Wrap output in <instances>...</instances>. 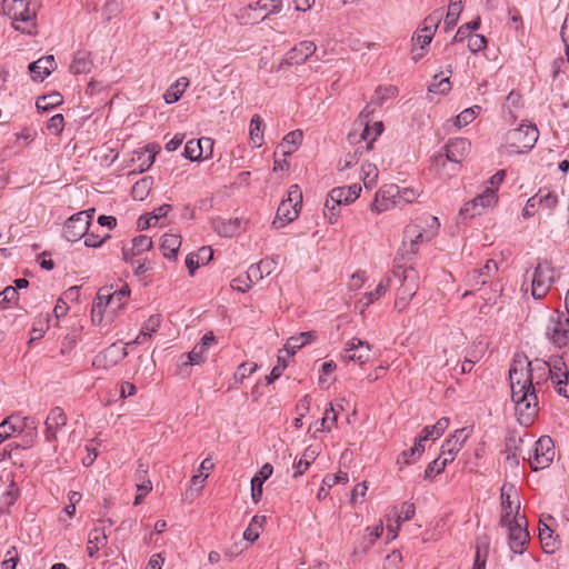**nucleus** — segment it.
Returning <instances> with one entry per match:
<instances>
[{
  "label": "nucleus",
  "mask_w": 569,
  "mask_h": 569,
  "mask_svg": "<svg viewBox=\"0 0 569 569\" xmlns=\"http://www.w3.org/2000/svg\"><path fill=\"white\" fill-rule=\"evenodd\" d=\"M509 379L517 420L521 426L528 427L535 421L539 410L531 362L526 359L515 360L509 370Z\"/></svg>",
  "instance_id": "obj_1"
},
{
  "label": "nucleus",
  "mask_w": 569,
  "mask_h": 569,
  "mask_svg": "<svg viewBox=\"0 0 569 569\" xmlns=\"http://www.w3.org/2000/svg\"><path fill=\"white\" fill-rule=\"evenodd\" d=\"M440 222L435 216H426L409 223L403 231L402 247L407 253L415 254L418 246L433 239Z\"/></svg>",
  "instance_id": "obj_2"
},
{
  "label": "nucleus",
  "mask_w": 569,
  "mask_h": 569,
  "mask_svg": "<svg viewBox=\"0 0 569 569\" xmlns=\"http://www.w3.org/2000/svg\"><path fill=\"white\" fill-rule=\"evenodd\" d=\"M4 11L16 30L27 34L36 32L37 4L29 0H4Z\"/></svg>",
  "instance_id": "obj_3"
},
{
  "label": "nucleus",
  "mask_w": 569,
  "mask_h": 569,
  "mask_svg": "<svg viewBox=\"0 0 569 569\" xmlns=\"http://www.w3.org/2000/svg\"><path fill=\"white\" fill-rule=\"evenodd\" d=\"M302 206V191L298 184H292L288 189L287 198L283 199L277 209V216L272 221L274 229H280L296 220Z\"/></svg>",
  "instance_id": "obj_4"
},
{
  "label": "nucleus",
  "mask_w": 569,
  "mask_h": 569,
  "mask_svg": "<svg viewBox=\"0 0 569 569\" xmlns=\"http://www.w3.org/2000/svg\"><path fill=\"white\" fill-rule=\"evenodd\" d=\"M539 137L538 129L532 124H520L508 131L507 143L513 152H523L531 149Z\"/></svg>",
  "instance_id": "obj_5"
},
{
  "label": "nucleus",
  "mask_w": 569,
  "mask_h": 569,
  "mask_svg": "<svg viewBox=\"0 0 569 569\" xmlns=\"http://www.w3.org/2000/svg\"><path fill=\"white\" fill-rule=\"evenodd\" d=\"M555 269L543 260L539 261L531 274V296L535 299H542L549 292L555 280Z\"/></svg>",
  "instance_id": "obj_6"
},
{
  "label": "nucleus",
  "mask_w": 569,
  "mask_h": 569,
  "mask_svg": "<svg viewBox=\"0 0 569 569\" xmlns=\"http://www.w3.org/2000/svg\"><path fill=\"white\" fill-rule=\"evenodd\" d=\"M546 335L548 339L558 348L569 343V318L559 312L550 316Z\"/></svg>",
  "instance_id": "obj_7"
},
{
  "label": "nucleus",
  "mask_w": 569,
  "mask_h": 569,
  "mask_svg": "<svg viewBox=\"0 0 569 569\" xmlns=\"http://www.w3.org/2000/svg\"><path fill=\"white\" fill-rule=\"evenodd\" d=\"M401 206H403V202L400 187L397 184H386L377 192L370 209L376 213H381L393 207Z\"/></svg>",
  "instance_id": "obj_8"
},
{
  "label": "nucleus",
  "mask_w": 569,
  "mask_h": 569,
  "mask_svg": "<svg viewBox=\"0 0 569 569\" xmlns=\"http://www.w3.org/2000/svg\"><path fill=\"white\" fill-rule=\"evenodd\" d=\"M94 209L80 211L70 217L64 224L63 234L68 241L74 242L83 238L89 230Z\"/></svg>",
  "instance_id": "obj_9"
},
{
  "label": "nucleus",
  "mask_w": 569,
  "mask_h": 569,
  "mask_svg": "<svg viewBox=\"0 0 569 569\" xmlns=\"http://www.w3.org/2000/svg\"><path fill=\"white\" fill-rule=\"evenodd\" d=\"M555 458L553 441L550 437L543 436L536 441L533 456L529 458L532 470H541L552 462Z\"/></svg>",
  "instance_id": "obj_10"
},
{
  "label": "nucleus",
  "mask_w": 569,
  "mask_h": 569,
  "mask_svg": "<svg viewBox=\"0 0 569 569\" xmlns=\"http://www.w3.org/2000/svg\"><path fill=\"white\" fill-rule=\"evenodd\" d=\"M509 532V547L513 553L521 555L529 542V532L527 530V520L525 517H517L516 521L505 523Z\"/></svg>",
  "instance_id": "obj_11"
},
{
  "label": "nucleus",
  "mask_w": 569,
  "mask_h": 569,
  "mask_svg": "<svg viewBox=\"0 0 569 569\" xmlns=\"http://www.w3.org/2000/svg\"><path fill=\"white\" fill-rule=\"evenodd\" d=\"M371 358V346L359 338H352L347 341L340 353V359L345 362L353 361L360 366L367 363Z\"/></svg>",
  "instance_id": "obj_12"
},
{
  "label": "nucleus",
  "mask_w": 569,
  "mask_h": 569,
  "mask_svg": "<svg viewBox=\"0 0 569 569\" xmlns=\"http://www.w3.org/2000/svg\"><path fill=\"white\" fill-rule=\"evenodd\" d=\"M471 436V428L457 429L441 446L439 458L448 465L452 462L457 453L462 449L466 441Z\"/></svg>",
  "instance_id": "obj_13"
},
{
  "label": "nucleus",
  "mask_w": 569,
  "mask_h": 569,
  "mask_svg": "<svg viewBox=\"0 0 569 569\" xmlns=\"http://www.w3.org/2000/svg\"><path fill=\"white\" fill-rule=\"evenodd\" d=\"M501 507L502 513L500 525L511 523L516 521L519 515L520 501L517 498V492L513 485H503L501 488Z\"/></svg>",
  "instance_id": "obj_14"
},
{
  "label": "nucleus",
  "mask_w": 569,
  "mask_h": 569,
  "mask_svg": "<svg viewBox=\"0 0 569 569\" xmlns=\"http://www.w3.org/2000/svg\"><path fill=\"white\" fill-rule=\"evenodd\" d=\"M498 201V196L493 188H486L482 193L475 197L471 201L465 203L460 210L463 217L472 218L481 214L487 208L493 207Z\"/></svg>",
  "instance_id": "obj_15"
},
{
  "label": "nucleus",
  "mask_w": 569,
  "mask_h": 569,
  "mask_svg": "<svg viewBox=\"0 0 569 569\" xmlns=\"http://www.w3.org/2000/svg\"><path fill=\"white\" fill-rule=\"evenodd\" d=\"M418 290V274L413 268L402 271V283L397 292L395 307L399 310L406 308Z\"/></svg>",
  "instance_id": "obj_16"
},
{
  "label": "nucleus",
  "mask_w": 569,
  "mask_h": 569,
  "mask_svg": "<svg viewBox=\"0 0 569 569\" xmlns=\"http://www.w3.org/2000/svg\"><path fill=\"white\" fill-rule=\"evenodd\" d=\"M127 356L128 350L126 347L121 348L117 343H112L94 357L92 366L107 370L117 366Z\"/></svg>",
  "instance_id": "obj_17"
},
{
  "label": "nucleus",
  "mask_w": 569,
  "mask_h": 569,
  "mask_svg": "<svg viewBox=\"0 0 569 569\" xmlns=\"http://www.w3.org/2000/svg\"><path fill=\"white\" fill-rule=\"evenodd\" d=\"M497 272V262L492 259H489L481 268L473 269L472 271L468 272L465 281L468 287L476 290L486 284L489 279Z\"/></svg>",
  "instance_id": "obj_18"
},
{
  "label": "nucleus",
  "mask_w": 569,
  "mask_h": 569,
  "mask_svg": "<svg viewBox=\"0 0 569 569\" xmlns=\"http://www.w3.org/2000/svg\"><path fill=\"white\" fill-rule=\"evenodd\" d=\"M216 338L212 332H207L200 340L199 343H197L193 349L183 355L186 357V361H182V366H199L203 363L207 359V352L209 347L214 342Z\"/></svg>",
  "instance_id": "obj_19"
},
{
  "label": "nucleus",
  "mask_w": 569,
  "mask_h": 569,
  "mask_svg": "<svg viewBox=\"0 0 569 569\" xmlns=\"http://www.w3.org/2000/svg\"><path fill=\"white\" fill-rule=\"evenodd\" d=\"M470 147V142L465 138L450 139L443 148L446 159L460 163L468 156Z\"/></svg>",
  "instance_id": "obj_20"
},
{
  "label": "nucleus",
  "mask_w": 569,
  "mask_h": 569,
  "mask_svg": "<svg viewBox=\"0 0 569 569\" xmlns=\"http://www.w3.org/2000/svg\"><path fill=\"white\" fill-rule=\"evenodd\" d=\"M67 423V416L60 407L50 410L46 419V439L49 442L57 440V431Z\"/></svg>",
  "instance_id": "obj_21"
},
{
  "label": "nucleus",
  "mask_w": 569,
  "mask_h": 569,
  "mask_svg": "<svg viewBox=\"0 0 569 569\" xmlns=\"http://www.w3.org/2000/svg\"><path fill=\"white\" fill-rule=\"evenodd\" d=\"M316 49L317 47L312 41H301L287 53V58L281 62V66L303 63L315 53Z\"/></svg>",
  "instance_id": "obj_22"
},
{
  "label": "nucleus",
  "mask_w": 569,
  "mask_h": 569,
  "mask_svg": "<svg viewBox=\"0 0 569 569\" xmlns=\"http://www.w3.org/2000/svg\"><path fill=\"white\" fill-rule=\"evenodd\" d=\"M361 187L358 183H353L349 187H337L333 188L328 194L330 200L335 203L348 204L359 198Z\"/></svg>",
  "instance_id": "obj_23"
},
{
  "label": "nucleus",
  "mask_w": 569,
  "mask_h": 569,
  "mask_svg": "<svg viewBox=\"0 0 569 569\" xmlns=\"http://www.w3.org/2000/svg\"><path fill=\"white\" fill-rule=\"evenodd\" d=\"M56 68L53 56H46L29 64V70L33 80L42 81Z\"/></svg>",
  "instance_id": "obj_24"
},
{
  "label": "nucleus",
  "mask_w": 569,
  "mask_h": 569,
  "mask_svg": "<svg viewBox=\"0 0 569 569\" xmlns=\"http://www.w3.org/2000/svg\"><path fill=\"white\" fill-rule=\"evenodd\" d=\"M111 289L110 288H101L99 289L97 297L92 305V319L93 321L98 318L101 321L102 316L108 307L113 310V302L111 301Z\"/></svg>",
  "instance_id": "obj_25"
},
{
  "label": "nucleus",
  "mask_w": 569,
  "mask_h": 569,
  "mask_svg": "<svg viewBox=\"0 0 569 569\" xmlns=\"http://www.w3.org/2000/svg\"><path fill=\"white\" fill-rule=\"evenodd\" d=\"M272 264L273 262L268 260H261L257 264H251L247 271V279L250 282V284H247V288L242 289V291H246L247 289L250 288L252 283H256L259 280H261L264 274H270L272 271ZM239 289L241 290V288Z\"/></svg>",
  "instance_id": "obj_26"
},
{
  "label": "nucleus",
  "mask_w": 569,
  "mask_h": 569,
  "mask_svg": "<svg viewBox=\"0 0 569 569\" xmlns=\"http://www.w3.org/2000/svg\"><path fill=\"white\" fill-rule=\"evenodd\" d=\"M181 237L173 233H166L161 238L160 249L167 259L174 260L181 247Z\"/></svg>",
  "instance_id": "obj_27"
},
{
  "label": "nucleus",
  "mask_w": 569,
  "mask_h": 569,
  "mask_svg": "<svg viewBox=\"0 0 569 569\" xmlns=\"http://www.w3.org/2000/svg\"><path fill=\"white\" fill-rule=\"evenodd\" d=\"M303 132L299 129L290 131L287 133L281 143L279 144V149L281 150L284 157L292 154L298 150L299 146L302 142Z\"/></svg>",
  "instance_id": "obj_28"
},
{
  "label": "nucleus",
  "mask_w": 569,
  "mask_h": 569,
  "mask_svg": "<svg viewBox=\"0 0 569 569\" xmlns=\"http://www.w3.org/2000/svg\"><path fill=\"white\" fill-rule=\"evenodd\" d=\"M108 537L102 528H93L89 532L87 552L90 558L96 557L101 547L107 545Z\"/></svg>",
  "instance_id": "obj_29"
},
{
  "label": "nucleus",
  "mask_w": 569,
  "mask_h": 569,
  "mask_svg": "<svg viewBox=\"0 0 569 569\" xmlns=\"http://www.w3.org/2000/svg\"><path fill=\"white\" fill-rule=\"evenodd\" d=\"M319 447L318 446H309L305 449L301 458L293 465L295 473L293 477L297 478L309 468L311 462L316 460V458L319 456Z\"/></svg>",
  "instance_id": "obj_30"
},
{
  "label": "nucleus",
  "mask_w": 569,
  "mask_h": 569,
  "mask_svg": "<svg viewBox=\"0 0 569 569\" xmlns=\"http://www.w3.org/2000/svg\"><path fill=\"white\" fill-rule=\"evenodd\" d=\"M202 143L208 147H212V140L210 138H200L198 140H190L186 143L183 156L191 161H199L202 157Z\"/></svg>",
  "instance_id": "obj_31"
},
{
  "label": "nucleus",
  "mask_w": 569,
  "mask_h": 569,
  "mask_svg": "<svg viewBox=\"0 0 569 569\" xmlns=\"http://www.w3.org/2000/svg\"><path fill=\"white\" fill-rule=\"evenodd\" d=\"M543 367L548 368L550 378L557 386L567 382L569 372L561 358L553 360L552 363L545 362Z\"/></svg>",
  "instance_id": "obj_32"
},
{
  "label": "nucleus",
  "mask_w": 569,
  "mask_h": 569,
  "mask_svg": "<svg viewBox=\"0 0 569 569\" xmlns=\"http://www.w3.org/2000/svg\"><path fill=\"white\" fill-rule=\"evenodd\" d=\"M391 278L389 276L383 277L380 282L377 284L373 291L367 292L359 301L362 308L369 307L376 300L381 298L387 290L390 288Z\"/></svg>",
  "instance_id": "obj_33"
},
{
  "label": "nucleus",
  "mask_w": 569,
  "mask_h": 569,
  "mask_svg": "<svg viewBox=\"0 0 569 569\" xmlns=\"http://www.w3.org/2000/svg\"><path fill=\"white\" fill-rule=\"evenodd\" d=\"M69 69L73 74L89 73L92 69L90 53L87 51L76 52Z\"/></svg>",
  "instance_id": "obj_34"
},
{
  "label": "nucleus",
  "mask_w": 569,
  "mask_h": 569,
  "mask_svg": "<svg viewBox=\"0 0 569 569\" xmlns=\"http://www.w3.org/2000/svg\"><path fill=\"white\" fill-rule=\"evenodd\" d=\"M315 337L316 336L313 331L300 332L299 335L292 336L287 340L284 349L289 355H295L297 350L310 343Z\"/></svg>",
  "instance_id": "obj_35"
},
{
  "label": "nucleus",
  "mask_w": 569,
  "mask_h": 569,
  "mask_svg": "<svg viewBox=\"0 0 569 569\" xmlns=\"http://www.w3.org/2000/svg\"><path fill=\"white\" fill-rule=\"evenodd\" d=\"M189 87V79L187 77L179 78L172 83L163 94V99L168 104L177 102Z\"/></svg>",
  "instance_id": "obj_36"
},
{
  "label": "nucleus",
  "mask_w": 569,
  "mask_h": 569,
  "mask_svg": "<svg viewBox=\"0 0 569 569\" xmlns=\"http://www.w3.org/2000/svg\"><path fill=\"white\" fill-rule=\"evenodd\" d=\"M449 418H440L435 425L426 426L420 435V441H427L429 439L436 440L443 435L446 429L449 427Z\"/></svg>",
  "instance_id": "obj_37"
},
{
  "label": "nucleus",
  "mask_w": 569,
  "mask_h": 569,
  "mask_svg": "<svg viewBox=\"0 0 569 569\" xmlns=\"http://www.w3.org/2000/svg\"><path fill=\"white\" fill-rule=\"evenodd\" d=\"M214 230L222 237H233L241 231V220H218L214 222Z\"/></svg>",
  "instance_id": "obj_38"
},
{
  "label": "nucleus",
  "mask_w": 569,
  "mask_h": 569,
  "mask_svg": "<svg viewBox=\"0 0 569 569\" xmlns=\"http://www.w3.org/2000/svg\"><path fill=\"white\" fill-rule=\"evenodd\" d=\"M63 102V98L59 92H51L49 94L39 97L36 107L39 112H47Z\"/></svg>",
  "instance_id": "obj_39"
},
{
  "label": "nucleus",
  "mask_w": 569,
  "mask_h": 569,
  "mask_svg": "<svg viewBox=\"0 0 569 569\" xmlns=\"http://www.w3.org/2000/svg\"><path fill=\"white\" fill-rule=\"evenodd\" d=\"M282 8V1L281 0H258L253 3H250L248 6V9L257 11H264L266 16L262 17V20L270 13H277L280 12Z\"/></svg>",
  "instance_id": "obj_40"
},
{
  "label": "nucleus",
  "mask_w": 569,
  "mask_h": 569,
  "mask_svg": "<svg viewBox=\"0 0 569 569\" xmlns=\"http://www.w3.org/2000/svg\"><path fill=\"white\" fill-rule=\"evenodd\" d=\"M425 441H420V437L416 439L415 446L409 450H405L401 456L398 458L397 462L403 465H410L417 458H419L425 451Z\"/></svg>",
  "instance_id": "obj_41"
},
{
  "label": "nucleus",
  "mask_w": 569,
  "mask_h": 569,
  "mask_svg": "<svg viewBox=\"0 0 569 569\" xmlns=\"http://www.w3.org/2000/svg\"><path fill=\"white\" fill-rule=\"evenodd\" d=\"M152 179L149 177H144L137 181L131 189L132 198L138 201L144 200L152 188Z\"/></svg>",
  "instance_id": "obj_42"
},
{
  "label": "nucleus",
  "mask_w": 569,
  "mask_h": 569,
  "mask_svg": "<svg viewBox=\"0 0 569 569\" xmlns=\"http://www.w3.org/2000/svg\"><path fill=\"white\" fill-rule=\"evenodd\" d=\"M262 119L259 114H254L250 121V140L256 147H261L263 141V131H262Z\"/></svg>",
  "instance_id": "obj_43"
},
{
  "label": "nucleus",
  "mask_w": 569,
  "mask_h": 569,
  "mask_svg": "<svg viewBox=\"0 0 569 569\" xmlns=\"http://www.w3.org/2000/svg\"><path fill=\"white\" fill-rule=\"evenodd\" d=\"M462 11V2L450 0V3L448 6V11L445 19V27L446 30L455 27L458 22L459 16Z\"/></svg>",
  "instance_id": "obj_44"
},
{
  "label": "nucleus",
  "mask_w": 569,
  "mask_h": 569,
  "mask_svg": "<svg viewBox=\"0 0 569 569\" xmlns=\"http://www.w3.org/2000/svg\"><path fill=\"white\" fill-rule=\"evenodd\" d=\"M539 537L542 548L546 552H553L557 547V541L552 539V530L545 523L540 522Z\"/></svg>",
  "instance_id": "obj_45"
},
{
  "label": "nucleus",
  "mask_w": 569,
  "mask_h": 569,
  "mask_svg": "<svg viewBox=\"0 0 569 569\" xmlns=\"http://www.w3.org/2000/svg\"><path fill=\"white\" fill-rule=\"evenodd\" d=\"M264 520V517L254 516L251 519L248 528L243 531V539L249 542H254L259 538V529L262 527V522Z\"/></svg>",
  "instance_id": "obj_46"
},
{
  "label": "nucleus",
  "mask_w": 569,
  "mask_h": 569,
  "mask_svg": "<svg viewBox=\"0 0 569 569\" xmlns=\"http://www.w3.org/2000/svg\"><path fill=\"white\" fill-rule=\"evenodd\" d=\"M481 108L479 106H473L471 108H467L463 111H461L456 118H455V126L460 129L470 122L475 120L477 114L480 112Z\"/></svg>",
  "instance_id": "obj_47"
},
{
  "label": "nucleus",
  "mask_w": 569,
  "mask_h": 569,
  "mask_svg": "<svg viewBox=\"0 0 569 569\" xmlns=\"http://www.w3.org/2000/svg\"><path fill=\"white\" fill-rule=\"evenodd\" d=\"M533 197L537 199V204L547 210H552L558 203L557 196L549 190H539Z\"/></svg>",
  "instance_id": "obj_48"
},
{
  "label": "nucleus",
  "mask_w": 569,
  "mask_h": 569,
  "mask_svg": "<svg viewBox=\"0 0 569 569\" xmlns=\"http://www.w3.org/2000/svg\"><path fill=\"white\" fill-rule=\"evenodd\" d=\"M443 17V12L442 10L438 9V10H435L432 13H430L425 20H423V23H422V28L421 31H426L428 32L429 34H435V32L437 31L438 29V26L441 21Z\"/></svg>",
  "instance_id": "obj_49"
},
{
  "label": "nucleus",
  "mask_w": 569,
  "mask_h": 569,
  "mask_svg": "<svg viewBox=\"0 0 569 569\" xmlns=\"http://www.w3.org/2000/svg\"><path fill=\"white\" fill-rule=\"evenodd\" d=\"M362 180L366 188H372L377 183L378 168L373 163H363L361 167Z\"/></svg>",
  "instance_id": "obj_50"
},
{
  "label": "nucleus",
  "mask_w": 569,
  "mask_h": 569,
  "mask_svg": "<svg viewBox=\"0 0 569 569\" xmlns=\"http://www.w3.org/2000/svg\"><path fill=\"white\" fill-rule=\"evenodd\" d=\"M432 38H433L432 34H429L428 32L421 31V29H419V31L412 37V42H413L412 52H416L417 47H419L420 49H423L425 47H427L431 42ZM421 57H422V53H419V54L413 53L412 59L415 61H417Z\"/></svg>",
  "instance_id": "obj_51"
},
{
  "label": "nucleus",
  "mask_w": 569,
  "mask_h": 569,
  "mask_svg": "<svg viewBox=\"0 0 569 569\" xmlns=\"http://www.w3.org/2000/svg\"><path fill=\"white\" fill-rule=\"evenodd\" d=\"M338 419V412L336 411L332 403H329V407L325 410L323 417L320 420L321 428H317V431L328 430L336 425Z\"/></svg>",
  "instance_id": "obj_52"
},
{
  "label": "nucleus",
  "mask_w": 569,
  "mask_h": 569,
  "mask_svg": "<svg viewBox=\"0 0 569 569\" xmlns=\"http://www.w3.org/2000/svg\"><path fill=\"white\" fill-rule=\"evenodd\" d=\"M213 462L210 458H206L198 470V473L192 476L191 483L192 486H202L203 481L208 478V471L213 469Z\"/></svg>",
  "instance_id": "obj_53"
},
{
  "label": "nucleus",
  "mask_w": 569,
  "mask_h": 569,
  "mask_svg": "<svg viewBox=\"0 0 569 569\" xmlns=\"http://www.w3.org/2000/svg\"><path fill=\"white\" fill-rule=\"evenodd\" d=\"M17 422H20V419L16 416H10L0 423V432H2L4 437H11L12 433L22 428V426Z\"/></svg>",
  "instance_id": "obj_54"
},
{
  "label": "nucleus",
  "mask_w": 569,
  "mask_h": 569,
  "mask_svg": "<svg viewBox=\"0 0 569 569\" xmlns=\"http://www.w3.org/2000/svg\"><path fill=\"white\" fill-rule=\"evenodd\" d=\"M341 203H335L332 200H330V197H327V200L325 202L323 208V216L328 220L329 223L333 224L337 222V219L339 217L340 210L339 207Z\"/></svg>",
  "instance_id": "obj_55"
},
{
  "label": "nucleus",
  "mask_w": 569,
  "mask_h": 569,
  "mask_svg": "<svg viewBox=\"0 0 569 569\" xmlns=\"http://www.w3.org/2000/svg\"><path fill=\"white\" fill-rule=\"evenodd\" d=\"M257 369L258 365L256 362H243L238 367L237 371L234 372V380L241 383L246 378L256 372Z\"/></svg>",
  "instance_id": "obj_56"
},
{
  "label": "nucleus",
  "mask_w": 569,
  "mask_h": 569,
  "mask_svg": "<svg viewBox=\"0 0 569 569\" xmlns=\"http://www.w3.org/2000/svg\"><path fill=\"white\" fill-rule=\"evenodd\" d=\"M130 295V289L128 284H124L121 289L111 292L112 302H113V311H117L122 308L126 300Z\"/></svg>",
  "instance_id": "obj_57"
},
{
  "label": "nucleus",
  "mask_w": 569,
  "mask_h": 569,
  "mask_svg": "<svg viewBox=\"0 0 569 569\" xmlns=\"http://www.w3.org/2000/svg\"><path fill=\"white\" fill-rule=\"evenodd\" d=\"M446 466L447 465H445V462L438 457L437 459H435L427 466V468L425 470L423 479L425 480L433 479L435 476L441 473L445 470Z\"/></svg>",
  "instance_id": "obj_58"
},
{
  "label": "nucleus",
  "mask_w": 569,
  "mask_h": 569,
  "mask_svg": "<svg viewBox=\"0 0 569 569\" xmlns=\"http://www.w3.org/2000/svg\"><path fill=\"white\" fill-rule=\"evenodd\" d=\"M131 247L133 250V253H142L144 251H148L152 247V240L151 238L147 236H138L132 239Z\"/></svg>",
  "instance_id": "obj_59"
},
{
  "label": "nucleus",
  "mask_w": 569,
  "mask_h": 569,
  "mask_svg": "<svg viewBox=\"0 0 569 569\" xmlns=\"http://www.w3.org/2000/svg\"><path fill=\"white\" fill-rule=\"evenodd\" d=\"M17 299H18L17 288H13L12 286L6 287L0 292V308L1 309L8 308L9 305L14 302Z\"/></svg>",
  "instance_id": "obj_60"
},
{
  "label": "nucleus",
  "mask_w": 569,
  "mask_h": 569,
  "mask_svg": "<svg viewBox=\"0 0 569 569\" xmlns=\"http://www.w3.org/2000/svg\"><path fill=\"white\" fill-rule=\"evenodd\" d=\"M371 113H372V109L368 104L365 107V109L360 112V114L358 117L357 122L365 126L362 133H361L362 140H367L370 137L371 128L369 126L368 118L370 117Z\"/></svg>",
  "instance_id": "obj_61"
},
{
  "label": "nucleus",
  "mask_w": 569,
  "mask_h": 569,
  "mask_svg": "<svg viewBox=\"0 0 569 569\" xmlns=\"http://www.w3.org/2000/svg\"><path fill=\"white\" fill-rule=\"evenodd\" d=\"M450 88L451 86L448 77L438 80V76H435L433 81L428 87V90L432 93H447Z\"/></svg>",
  "instance_id": "obj_62"
},
{
  "label": "nucleus",
  "mask_w": 569,
  "mask_h": 569,
  "mask_svg": "<svg viewBox=\"0 0 569 569\" xmlns=\"http://www.w3.org/2000/svg\"><path fill=\"white\" fill-rule=\"evenodd\" d=\"M63 128L64 118L61 113L52 116L47 122V129L54 136H59L63 131Z\"/></svg>",
  "instance_id": "obj_63"
},
{
  "label": "nucleus",
  "mask_w": 569,
  "mask_h": 569,
  "mask_svg": "<svg viewBox=\"0 0 569 569\" xmlns=\"http://www.w3.org/2000/svg\"><path fill=\"white\" fill-rule=\"evenodd\" d=\"M488 545L483 543L481 547L479 543L477 545L475 562L472 569H485L486 560H487Z\"/></svg>",
  "instance_id": "obj_64"
}]
</instances>
